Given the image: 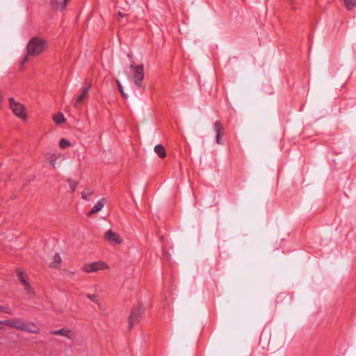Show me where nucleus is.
I'll list each match as a JSON object with an SVG mask.
<instances>
[{
    "label": "nucleus",
    "instance_id": "nucleus-1",
    "mask_svg": "<svg viewBox=\"0 0 356 356\" xmlns=\"http://www.w3.org/2000/svg\"><path fill=\"white\" fill-rule=\"evenodd\" d=\"M47 48V42L39 38L33 37L27 44V52L31 56H38Z\"/></svg>",
    "mask_w": 356,
    "mask_h": 356
},
{
    "label": "nucleus",
    "instance_id": "nucleus-2",
    "mask_svg": "<svg viewBox=\"0 0 356 356\" xmlns=\"http://www.w3.org/2000/svg\"><path fill=\"white\" fill-rule=\"evenodd\" d=\"M130 69V79L134 81L135 86L140 88L142 87V83L144 79V66L143 65L129 66Z\"/></svg>",
    "mask_w": 356,
    "mask_h": 356
},
{
    "label": "nucleus",
    "instance_id": "nucleus-3",
    "mask_svg": "<svg viewBox=\"0 0 356 356\" xmlns=\"http://www.w3.org/2000/svg\"><path fill=\"white\" fill-rule=\"evenodd\" d=\"M9 107L12 110L14 115L22 120H26L27 115L24 104L16 102L13 97L8 98Z\"/></svg>",
    "mask_w": 356,
    "mask_h": 356
},
{
    "label": "nucleus",
    "instance_id": "nucleus-4",
    "mask_svg": "<svg viewBox=\"0 0 356 356\" xmlns=\"http://www.w3.org/2000/svg\"><path fill=\"white\" fill-rule=\"evenodd\" d=\"M108 265L102 261H94L92 263L86 264L83 265L81 270L87 273H96L101 270L107 269Z\"/></svg>",
    "mask_w": 356,
    "mask_h": 356
},
{
    "label": "nucleus",
    "instance_id": "nucleus-5",
    "mask_svg": "<svg viewBox=\"0 0 356 356\" xmlns=\"http://www.w3.org/2000/svg\"><path fill=\"white\" fill-rule=\"evenodd\" d=\"M143 311L142 305L136 306L132 309L129 318V325L130 329L140 321Z\"/></svg>",
    "mask_w": 356,
    "mask_h": 356
},
{
    "label": "nucleus",
    "instance_id": "nucleus-6",
    "mask_svg": "<svg viewBox=\"0 0 356 356\" xmlns=\"http://www.w3.org/2000/svg\"><path fill=\"white\" fill-rule=\"evenodd\" d=\"M17 276L19 280L21 282L22 284L24 287V290L26 293L30 296V297H33L34 296V291L33 288L29 284L28 280L26 278L25 274L20 269L17 270Z\"/></svg>",
    "mask_w": 356,
    "mask_h": 356
},
{
    "label": "nucleus",
    "instance_id": "nucleus-7",
    "mask_svg": "<svg viewBox=\"0 0 356 356\" xmlns=\"http://www.w3.org/2000/svg\"><path fill=\"white\" fill-rule=\"evenodd\" d=\"M1 324L10 326L11 327H14L15 329L23 330L24 328V325L26 322L20 318L9 319L3 321H0Z\"/></svg>",
    "mask_w": 356,
    "mask_h": 356
},
{
    "label": "nucleus",
    "instance_id": "nucleus-8",
    "mask_svg": "<svg viewBox=\"0 0 356 356\" xmlns=\"http://www.w3.org/2000/svg\"><path fill=\"white\" fill-rule=\"evenodd\" d=\"M104 239L111 245H119L122 242V238L116 232L108 230L104 234Z\"/></svg>",
    "mask_w": 356,
    "mask_h": 356
},
{
    "label": "nucleus",
    "instance_id": "nucleus-9",
    "mask_svg": "<svg viewBox=\"0 0 356 356\" xmlns=\"http://www.w3.org/2000/svg\"><path fill=\"white\" fill-rule=\"evenodd\" d=\"M89 89H90V86L82 88L81 93L75 99V101L74 102V106L76 108H79L80 107V106L81 105V104L83 103V102L87 98Z\"/></svg>",
    "mask_w": 356,
    "mask_h": 356
},
{
    "label": "nucleus",
    "instance_id": "nucleus-10",
    "mask_svg": "<svg viewBox=\"0 0 356 356\" xmlns=\"http://www.w3.org/2000/svg\"><path fill=\"white\" fill-rule=\"evenodd\" d=\"M70 0H51V6L56 10H63L65 8Z\"/></svg>",
    "mask_w": 356,
    "mask_h": 356
},
{
    "label": "nucleus",
    "instance_id": "nucleus-11",
    "mask_svg": "<svg viewBox=\"0 0 356 356\" xmlns=\"http://www.w3.org/2000/svg\"><path fill=\"white\" fill-rule=\"evenodd\" d=\"M23 331H26L33 334H38L40 332V329L35 324L26 322Z\"/></svg>",
    "mask_w": 356,
    "mask_h": 356
},
{
    "label": "nucleus",
    "instance_id": "nucleus-12",
    "mask_svg": "<svg viewBox=\"0 0 356 356\" xmlns=\"http://www.w3.org/2000/svg\"><path fill=\"white\" fill-rule=\"evenodd\" d=\"M104 199H102L99 200L95 205L90 210L89 215L97 213L99 211L102 209L104 206Z\"/></svg>",
    "mask_w": 356,
    "mask_h": 356
},
{
    "label": "nucleus",
    "instance_id": "nucleus-13",
    "mask_svg": "<svg viewBox=\"0 0 356 356\" xmlns=\"http://www.w3.org/2000/svg\"><path fill=\"white\" fill-rule=\"evenodd\" d=\"M154 152L161 159L166 156L165 149L162 145H156L154 147Z\"/></svg>",
    "mask_w": 356,
    "mask_h": 356
},
{
    "label": "nucleus",
    "instance_id": "nucleus-14",
    "mask_svg": "<svg viewBox=\"0 0 356 356\" xmlns=\"http://www.w3.org/2000/svg\"><path fill=\"white\" fill-rule=\"evenodd\" d=\"M51 333L54 335H62L67 337V338H70V334L71 333V331L68 329L63 328L57 330H52Z\"/></svg>",
    "mask_w": 356,
    "mask_h": 356
},
{
    "label": "nucleus",
    "instance_id": "nucleus-15",
    "mask_svg": "<svg viewBox=\"0 0 356 356\" xmlns=\"http://www.w3.org/2000/svg\"><path fill=\"white\" fill-rule=\"evenodd\" d=\"M213 130L216 134H223V126L220 121H216L213 124Z\"/></svg>",
    "mask_w": 356,
    "mask_h": 356
},
{
    "label": "nucleus",
    "instance_id": "nucleus-16",
    "mask_svg": "<svg viewBox=\"0 0 356 356\" xmlns=\"http://www.w3.org/2000/svg\"><path fill=\"white\" fill-rule=\"evenodd\" d=\"M93 195V191L90 190L89 188H86L81 193V197L86 200H90L92 199V196Z\"/></svg>",
    "mask_w": 356,
    "mask_h": 356
},
{
    "label": "nucleus",
    "instance_id": "nucleus-17",
    "mask_svg": "<svg viewBox=\"0 0 356 356\" xmlns=\"http://www.w3.org/2000/svg\"><path fill=\"white\" fill-rule=\"evenodd\" d=\"M61 262V258L58 253H56L54 257V261L51 262L50 266L53 268H58Z\"/></svg>",
    "mask_w": 356,
    "mask_h": 356
},
{
    "label": "nucleus",
    "instance_id": "nucleus-18",
    "mask_svg": "<svg viewBox=\"0 0 356 356\" xmlns=\"http://www.w3.org/2000/svg\"><path fill=\"white\" fill-rule=\"evenodd\" d=\"M54 122L57 124H60L65 121V118L62 113H58L53 117Z\"/></svg>",
    "mask_w": 356,
    "mask_h": 356
},
{
    "label": "nucleus",
    "instance_id": "nucleus-19",
    "mask_svg": "<svg viewBox=\"0 0 356 356\" xmlns=\"http://www.w3.org/2000/svg\"><path fill=\"white\" fill-rule=\"evenodd\" d=\"M60 154H51L49 156V163L52 166V168H56V161L60 157Z\"/></svg>",
    "mask_w": 356,
    "mask_h": 356
},
{
    "label": "nucleus",
    "instance_id": "nucleus-20",
    "mask_svg": "<svg viewBox=\"0 0 356 356\" xmlns=\"http://www.w3.org/2000/svg\"><path fill=\"white\" fill-rule=\"evenodd\" d=\"M67 183L69 184L70 192L73 193L75 191L76 188L77 182L76 181H74V180L71 179H67Z\"/></svg>",
    "mask_w": 356,
    "mask_h": 356
},
{
    "label": "nucleus",
    "instance_id": "nucleus-21",
    "mask_svg": "<svg viewBox=\"0 0 356 356\" xmlns=\"http://www.w3.org/2000/svg\"><path fill=\"white\" fill-rule=\"evenodd\" d=\"M347 9L350 10L356 6V0H343Z\"/></svg>",
    "mask_w": 356,
    "mask_h": 356
},
{
    "label": "nucleus",
    "instance_id": "nucleus-22",
    "mask_svg": "<svg viewBox=\"0 0 356 356\" xmlns=\"http://www.w3.org/2000/svg\"><path fill=\"white\" fill-rule=\"evenodd\" d=\"M59 145L62 149H65L70 145V143L67 140L62 138L59 142Z\"/></svg>",
    "mask_w": 356,
    "mask_h": 356
},
{
    "label": "nucleus",
    "instance_id": "nucleus-23",
    "mask_svg": "<svg viewBox=\"0 0 356 356\" xmlns=\"http://www.w3.org/2000/svg\"><path fill=\"white\" fill-rule=\"evenodd\" d=\"M0 310L3 313L8 314H13L12 309L8 307L1 306L0 305Z\"/></svg>",
    "mask_w": 356,
    "mask_h": 356
},
{
    "label": "nucleus",
    "instance_id": "nucleus-24",
    "mask_svg": "<svg viewBox=\"0 0 356 356\" xmlns=\"http://www.w3.org/2000/svg\"><path fill=\"white\" fill-rule=\"evenodd\" d=\"M86 297L90 299L91 301L95 302V303H99V300H98V297L97 295H90V294H87L86 295Z\"/></svg>",
    "mask_w": 356,
    "mask_h": 356
},
{
    "label": "nucleus",
    "instance_id": "nucleus-25",
    "mask_svg": "<svg viewBox=\"0 0 356 356\" xmlns=\"http://www.w3.org/2000/svg\"><path fill=\"white\" fill-rule=\"evenodd\" d=\"M223 134H217L216 135V143L218 145H221L222 143L221 137Z\"/></svg>",
    "mask_w": 356,
    "mask_h": 356
},
{
    "label": "nucleus",
    "instance_id": "nucleus-26",
    "mask_svg": "<svg viewBox=\"0 0 356 356\" xmlns=\"http://www.w3.org/2000/svg\"><path fill=\"white\" fill-rule=\"evenodd\" d=\"M116 83H117V85H118V89H119L120 92H122V91H123V88H122V86L121 83H120L118 80H117V81H116Z\"/></svg>",
    "mask_w": 356,
    "mask_h": 356
},
{
    "label": "nucleus",
    "instance_id": "nucleus-27",
    "mask_svg": "<svg viewBox=\"0 0 356 356\" xmlns=\"http://www.w3.org/2000/svg\"><path fill=\"white\" fill-rule=\"evenodd\" d=\"M120 93L122 94V97H123L124 98H127V97H128V96H127V95L124 92V90L122 91V92H120Z\"/></svg>",
    "mask_w": 356,
    "mask_h": 356
},
{
    "label": "nucleus",
    "instance_id": "nucleus-28",
    "mask_svg": "<svg viewBox=\"0 0 356 356\" xmlns=\"http://www.w3.org/2000/svg\"><path fill=\"white\" fill-rule=\"evenodd\" d=\"M118 14L121 17H123L125 16V15L124 13H122V12H120V11H119Z\"/></svg>",
    "mask_w": 356,
    "mask_h": 356
},
{
    "label": "nucleus",
    "instance_id": "nucleus-29",
    "mask_svg": "<svg viewBox=\"0 0 356 356\" xmlns=\"http://www.w3.org/2000/svg\"><path fill=\"white\" fill-rule=\"evenodd\" d=\"M27 60H28V58H27V57L26 56V57L24 58V59L23 60V61H22V64H23V63H24L25 62H26V61H27Z\"/></svg>",
    "mask_w": 356,
    "mask_h": 356
}]
</instances>
